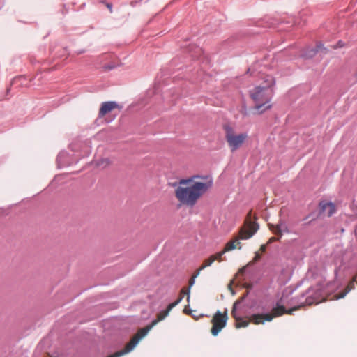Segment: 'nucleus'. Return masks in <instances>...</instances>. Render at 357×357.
<instances>
[{
    "mask_svg": "<svg viewBox=\"0 0 357 357\" xmlns=\"http://www.w3.org/2000/svg\"><path fill=\"white\" fill-rule=\"evenodd\" d=\"M268 225H269L270 229L275 234L279 235L280 236H281L283 233H289L290 232L287 225L282 220H280L276 225L269 224Z\"/></svg>",
    "mask_w": 357,
    "mask_h": 357,
    "instance_id": "7",
    "label": "nucleus"
},
{
    "mask_svg": "<svg viewBox=\"0 0 357 357\" xmlns=\"http://www.w3.org/2000/svg\"><path fill=\"white\" fill-rule=\"evenodd\" d=\"M240 303V302L238 301H236L234 303V305H233V308H232V310H231V315L233 316V317L237 321H238L241 317L240 316L238 315L237 314V312H236V307H237V305Z\"/></svg>",
    "mask_w": 357,
    "mask_h": 357,
    "instance_id": "10",
    "label": "nucleus"
},
{
    "mask_svg": "<svg viewBox=\"0 0 357 357\" xmlns=\"http://www.w3.org/2000/svg\"><path fill=\"white\" fill-rule=\"evenodd\" d=\"M320 213H326L328 217L332 216L335 213V206L332 202L321 201L319 203Z\"/></svg>",
    "mask_w": 357,
    "mask_h": 357,
    "instance_id": "9",
    "label": "nucleus"
},
{
    "mask_svg": "<svg viewBox=\"0 0 357 357\" xmlns=\"http://www.w3.org/2000/svg\"><path fill=\"white\" fill-rule=\"evenodd\" d=\"M225 139L230 147L231 152L236 151L241 147L248 137L247 133L235 135L234 130L229 125H225Z\"/></svg>",
    "mask_w": 357,
    "mask_h": 357,
    "instance_id": "5",
    "label": "nucleus"
},
{
    "mask_svg": "<svg viewBox=\"0 0 357 357\" xmlns=\"http://www.w3.org/2000/svg\"><path fill=\"white\" fill-rule=\"evenodd\" d=\"M259 229V225L251 221H245V227H242L239 232V236L233 241H229L225 248V251L234 250L236 248L241 249V246H237L241 243L239 240H247L250 238Z\"/></svg>",
    "mask_w": 357,
    "mask_h": 357,
    "instance_id": "4",
    "label": "nucleus"
},
{
    "mask_svg": "<svg viewBox=\"0 0 357 357\" xmlns=\"http://www.w3.org/2000/svg\"><path fill=\"white\" fill-rule=\"evenodd\" d=\"M195 278H193V277L190 279V287L194 284V283H195Z\"/></svg>",
    "mask_w": 357,
    "mask_h": 357,
    "instance_id": "22",
    "label": "nucleus"
},
{
    "mask_svg": "<svg viewBox=\"0 0 357 357\" xmlns=\"http://www.w3.org/2000/svg\"><path fill=\"white\" fill-rule=\"evenodd\" d=\"M225 252H226V251H225V250H223L222 252H220L217 253L216 255H212L211 257L215 258V260H218V261H221L222 256L225 254Z\"/></svg>",
    "mask_w": 357,
    "mask_h": 357,
    "instance_id": "12",
    "label": "nucleus"
},
{
    "mask_svg": "<svg viewBox=\"0 0 357 357\" xmlns=\"http://www.w3.org/2000/svg\"><path fill=\"white\" fill-rule=\"evenodd\" d=\"M283 297L271 306V312L254 314L251 316L252 321L255 324H264L265 321H271L274 318L284 314H291L294 310L304 305H310L320 303L323 300L321 287L319 285L309 288L299 296L294 297L290 301L292 308L287 310L283 303Z\"/></svg>",
    "mask_w": 357,
    "mask_h": 357,
    "instance_id": "1",
    "label": "nucleus"
},
{
    "mask_svg": "<svg viewBox=\"0 0 357 357\" xmlns=\"http://www.w3.org/2000/svg\"><path fill=\"white\" fill-rule=\"evenodd\" d=\"M192 181V178H190V179H181L180 181H179V184L180 185H182V184H186L187 183L190 182Z\"/></svg>",
    "mask_w": 357,
    "mask_h": 357,
    "instance_id": "16",
    "label": "nucleus"
},
{
    "mask_svg": "<svg viewBox=\"0 0 357 357\" xmlns=\"http://www.w3.org/2000/svg\"><path fill=\"white\" fill-rule=\"evenodd\" d=\"M279 238H275V237H271L269 241H268V243H271L273 241H278Z\"/></svg>",
    "mask_w": 357,
    "mask_h": 357,
    "instance_id": "18",
    "label": "nucleus"
},
{
    "mask_svg": "<svg viewBox=\"0 0 357 357\" xmlns=\"http://www.w3.org/2000/svg\"><path fill=\"white\" fill-rule=\"evenodd\" d=\"M67 155L66 153L65 152H63V153H60L58 156H57V158H56V160L58 162V163L59 164L61 161V159L63 157L66 156Z\"/></svg>",
    "mask_w": 357,
    "mask_h": 357,
    "instance_id": "14",
    "label": "nucleus"
},
{
    "mask_svg": "<svg viewBox=\"0 0 357 357\" xmlns=\"http://www.w3.org/2000/svg\"><path fill=\"white\" fill-rule=\"evenodd\" d=\"M197 52H202V50L199 47H197Z\"/></svg>",
    "mask_w": 357,
    "mask_h": 357,
    "instance_id": "27",
    "label": "nucleus"
},
{
    "mask_svg": "<svg viewBox=\"0 0 357 357\" xmlns=\"http://www.w3.org/2000/svg\"><path fill=\"white\" fill-rule=\"evenodd\" d=\"M215 260V258L210 257L204 261V264L201 266V269H204L206 267L210 266Z\"/></svg>",
    "mask_w": 357,
    "mask_h": 357,
    "instance_id": "11",
    "label": "nucleus"
},
{
    "mask_svg": "<svg viewBox=\"0 0 357 357\" xmlns=\"http://www.w3.org/2000/svg\"><path fill=\"white\" fill-rule=\"evenodd\" d=\"M104 68H105L106 70H109L113 69V68H114V66H105Z\"/></svg>",
    "mask_w": 357,
    "mask_h": 357,
    "instance_id": "23",
    "label": "nucleus"
},
{
    "mask_svg": "<svg viewBox=\"0 0 357 357\" xmlns=\"http://www.w3.org/2000/svg\"><path fill=\"white\" fill-rule=\"evenodd\" d=\"M344 46V43L341 40H339L337 43V47H342Z\"/></svg>",
    "mask_w": 357,
    "mask_h": 357,
    "instance_id": "20",
    "label": "nucleus"
},
{
    "mask_svg": "<svg viewBox=\"0 0 357 357\" xmlns=\"http://www.w3.org/2000/svg\"><path fill=\"white\" fill-rule=\"evenodd\" d=\"M248 326V321H244L242 319H241L239 321H238V323L237 324V327L239 328V327H246Z\"/></svg>",
    "mask_w": 357,
    "mask_h": 357,
    "instance_id": "13",
    "label": "nucleus"
},
{
    "mask_svg": "<svg viewBox=\"0 0 357 357\" xmlns=\"http://www.w3.org/2000/svg\"><path fill=\"white\" fill-rule=\"evenodd\" d=\"M294 23L295 24H300V22H294Z\"/></svg>",
    "mask_w": 357,
    "mask_h": 357,
    "instance_id": "29",
    "label": "nucleus"
},
{
    "mask_svg": "<svg viewBox=\"0 0 357 357\" xmlns=\"http://www.w3.org/2000/svg\"><path fill=\"white\" fill-rule=\"evenodd\" d=\"M266 245H264H264H262L261 246V250L262 252H264V251L266 250Z\"/></svg>",
    "mask_w": 357,
    "mask_h": 357,
    "instance_id": "24",
    "label": "nucleus"
},
{
    "mask_svg": "<svg viewBox=\"0 0 357 357\" xmlns=\"http://www.w3.org/2000/svg\"><path fill=\"white\" fill-rule=\"evenodd\" d=\"M350 291V289H348L346 291L343 292V293H341L340 294V295L338 296V298H344L346 294Z\"/></svg>",
    "mask_w": 357,
    "mask_h": 357,
    "instance_id": "17",
    "label": "nucleus"
},
{
    "mask_svg": "<svg viewBox=\"0 0 357 357\" xmlns=\"http://www.w3.org/2000/svg\"><path fill=\"white\" fill-rule=\"evenodd\" d=\"M107 7L108 8H109L110 11L112 12V5L111 3H107Z\"/></svg>",
    "mask_w": 357,
    "mask_h": 357,
    "instance_id": "25",
    "label": "nucleus"
},
{
    "mask_svg": "<svg viewBox=\"0 0 357 357\" xmlns=\"http://www.w3.org/2000/svg\"><path fill=\"white\" fill-rule=\"evenodd\" d=\"M208 189V185L202 182H195L190 187L178 186L175 195L181 204L193 206L199 197Z\"/></svg>",
    "mask_w": 357,
    "mask_h": 357,
    "instance_id": "3",
    "label": "nucleus"
},
{
    "mask_svg": "<svg viewBox=\"0 0 357 357\" xmlns=\"http://www.w3.org/2000/svg\"><path fill=\"white\" fill-rule=\"evenodd\" d=\"M228 319L227 310L222 314L220 311L218 310L212 319L213 327L211 328V333L216 336L221 330L226 326Z\"/></svg>",
    "mask_w": 357,
    "mask_h": 357,
    "instance_id": "6",
    "label": "nucleus"
},
{
    "mask_svg": "<svg viewBox=\"0 0 357 357\" xmlns=\"http://www.w3.org/2000/svg\"><path fill=\"white\" fill-rule=\"evenodd\" d=\"M337 272H338L337 268H335V275H337Z\"/></svg>",
    "mask_w": 357,
    "mask_h": 357,
    "instance_id": "28",
    "label": "nucleus"
},
{
    "mask_svg": "<svg viewBox=\"0 0 357 357\" xmlns=\"http://www.w3.org/2000/svg\"><path fill=\"white\" fill-rule=\"evenodd\" d=\"M201 270L202 269H201V267H200L199 269L194 274L193 278H197L199 275Z\"/></svg>",
    "mask_w": 357,
    "mask_h": 357,
    "instance_id": "21",
    "label": "nucleus"
},
{
    "mask_svg": "<svg viewBox=\"0 0 357 357\" xmlns=\"http://www.w3.org/2000/svg\"><path fill=\"white\" fill-rule=\"evenodd\" d=\"M104 163H105V165H108L109 163V159H102L101 160V162H98L97 163L98 165H103Z\"/></svg>",
    "mask_w": 357,
    "mask_h": 357,
    "instance_id": "15",
    "label": "nucleus"
},
{
    "mask_svg": "<svg viewBox=\"0 0 357 357\" xmlns=\"http://www.w3.org/2000/svg\"><path fill=\"white\" fill-rule=\"evenodd\" d=\"M259 258V255L258 253L256 254L255 259L257 260Z\"/></svg>",
    "mask_w": 357,
    "mask_h": 357,
    "instance_id": "26",
    "label": "nucleus"
},
{
    "mask_svg": "<svg viewBox=\"0 0 357 357\" xmlns=\"http://www.w3.org/2000/svg\"><path fill=\"white\" fill-rule=\"evenodd\" d=\"M355 76L357 78V72L356 73Z\"/></svg>",
    "mask_w": 357,
    "mask_h": 357,
    "instance_id": "31",
    "label": "nucleus"
},
{
    "mask_svg": "<svg viewBox=\"0 0 357 357\" xmlns=\"http://www.w3.org/2000/svg\"><path fill=\"white\" fill-rule=\"evenodd\" d=\"M261 79L263 80V85L255 87L250 93L255 104V108L260 114L271 108L270 102L273 94L271 87L275 84V78L270 75H262Z\"/></svg>",
    "mask_w": 357,
    "mask_h": 357,
    "instance_id": "2",
    "label": "nucleus"
},
{
    "mask_svg": "<svg viewBox=\"0 0 357 357\" xmlns=\"http://www.w3.org/2000/svg\"><path fill=\"white\" fill-rule=\"evenodd\" d=\"M317 50L315 49H312L310 50V56H314L317 53Z\"/></svg>",
    "mask_w": 357,
    "mask_h": 357,
    "instance_id": "19",
    "label": "nucleus"
},
{
    "mask_svg": "<svg viewBox=\"0 0 357 357\" xmlns=\"http://www.w3.org/2000/svg\"><path fill=\"white\" fill-rule=\"evenodd\" d=\"M308 218H309V215H308V216H307V217L304 219V220H305L308 219Z\"/></svg>",
    "mask_w": 357,
    "mask_h": 357,
    "instance_id": "30",
    "label": "nucleus"
},
{
    "mask_svg": "<svg viewBox=\"0 0 357 357\" xmlns=\"http://www.w3.org/2000/svg\"><path fill=\"white\" fill-rule=\"evenodd\" d=\"M119 105L115 101H107L102 103L98 112V117L102 118L106 114L111 112L113 109L118 107Z\"/></svg>",
    "mask_w": 357,
    "mask_h": 357,
    "instance_id": "8",
    "label": "nucleus"
}]
</instances>
